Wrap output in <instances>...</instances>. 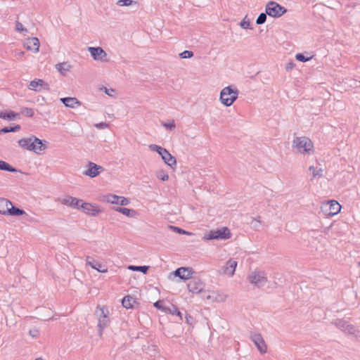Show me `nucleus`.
I'll use <instances>...</instances> for the list:
<instances>
[{
  "instance_id": "38",
  "label": "nucleus",
  "mask_w": 360,
  "mask_h": 360,
  "mask_svg": "<svg viewBox=\"0 0 360 360\" xmlns=\"http://www.w3.org/2000/svg\"><path fill=\"white\" fill-rule=\"evenodd\" d=\"M309 170L313 172V177H316L317 176H321L323 175V170L321 169H316L314 166H310L309 167Z\"/></svg>"
},
{
  "instance_id": "39",
  "label": "nucleus",
  "mask_w": 360,
  "mask_h": 360,
  "mask_svg": "<svg viewBox=\"0 0 360 360\" xmlns=\"http://www.w3.org/2000/svg\"><path fill=\"white\" fill-rule=\"evenodd\" d=\"M154 307L158 309H160L165 312H167L168 307L163 306V302L161 300H158V301L155 302L154 303Z\"/></svg>"
},
{
  "instance_id": "14",
  "label": "nucleus",
  "mask_w": 360,
  "mask_h": 360,
  "mask_svg": "<svg viewBox=\"0 0 360 360\" xmlns=\"http://www.w3.org/2000/svg\"><path fill=\"white\" fill-rule=\"evenodd\" d=\"M193 271L191 268L179 267L174 271V275L182 280H188L191 277Z\"/></svg>"
},
{
  "instance_id": "53",
  "label": "nucleus",
  "mask_w": 360,
  "mask_h": 360,
  "mask_svg": "<svg viewBox=\"0 0 360 360\" xmlns=\"http://www.w3.org/2000/svg\"><path fill=\"white\" fill-rule=\"evenodd\" d=\"M96 127L98 129H105L108 127V124L105 122H100L96 124Z\"/></svg>"
},
{
  "instance_id": "24",
  "label": "nucleus",
  "mask_w": 360,
  "mask_h": 360,
  "mask_svg": "<svg viewBox=\"0 0 360 360\" xmlns=\"http://www.w3.org/2000/svg\"><path fill=\"white\" fill-rule=\"evenodd\" d=\"M7 215L9 216H21L26 214L25 212L17 207H15L11 202V206H9V209L6 210Z\"/></svg>"
},
{
  "instance_id": "1",
  "label": "nucleus",
  "mask_w": 360,
  "mask_h": 360,
  "mask_svg": "<svg viewBox=\"0 0 360 360\" xmlns=\"http://www.w3.org/2000/svg\"><path fill=\"white\" fill-rule=\"evenodd\" d=\"M292 148L302 154L309 155L314 151V144L310 139L306 136L296 137L292 141Z\"/></svg>"
},
{
  "instance_id": "11",
  "label": "nucleus",
  "mask_w": 360,
  "mask_h": 360,
  "mask_svg": "<svg viewBox=\"0 0 360 360\" xmlns=\"http://www.w3.org/2000/svg\"><path fill=\"white\" fill-rule=\"evenodd\" d=\"M81 209L84 213L91 216H96L101 212L98 206L88 202L82 203Z\"/></svg>"
},
{
  "instance_id": "34",
  "label": "nucleus",
  "mask_w": 360,
  "mask_h": 360,
  "mask_svg": "<svg viewBox=\"0 0 360 360\" xmlns=\"http://www.w3.org/2000/svg\"><path fill=\"white\" fill-rule=\"evenodd\" d=\"M71 200V206L72 207L79 209L81 208V204L84 203L82 200L78 199L77 198L72 197V199H70Z\"/></svg>"
},
{
  "instance_id": "33",
  "label": "nucleus",
  "mask_w": 360,
  "mask_h": 360,
  "mask_svg": "<svg viewBox=\"0 0 360 360\" xmlns=\"http://www.w3.org/2000/svg\"><path fill=\"white\" fill-rule=\"evenodd\" d=\"M149 147L151 150L157 152L160 156L167 150L166 148H162V147L155 145V144H151V145H150Z\"/></svg>"
},
{
  "instance_id": "57",
  "label": "nucleus",
  "mask_w": 360,
  "mask_h": 360,
  "mask_svg": "<svg viewBox=\"0 0 360 360\" xmlns=\"http://www.w3.org/2000/svg\"><path fill=\"white\" fill-rule=\"evenodd\" d=\"M359 266H360V262H359Z\"/></svg>"
},
{
  "instance_id": "5",
  "label": "nucleus",
  "mask_w": 360,
  "mask_h": 360,
  "mask_svg": "<svg viewBox=\"0 0 360 360\" xmlns=\"http://www.w3.org/2000/svg\"><path fill=\"white\" fill-rule=\"evenodd\" d=\"M231 237L230 230L227 227H222L217 230H212L205 235V240H226Z\"/></svg>"
},
{
  "instance_id": "58",
  "label": "nucleus",
  "mask_w": 360,
  "mask_h": 360,
  "mask_svg": "<svg viewBox=\"0 0 360 360\" xmlns=\"http://www.w3.org/2000/svg\"><path fill=\"white\" fill-rule=\"evenodd\" d=\"M3 132H0V134H2Z\"/></svg>"
},
{
  "instance_id": "7",
  "label": "nucleus",
  "mask_w": 360,
  "mask_h": 360,
  "mask_svg": "<svg viewBox=\"0 0 360 360\" xmlns=\"http://www.w3.org/2000/svg\"><path fill=\"white\" fill-rule=\"evenodd\" d=\"M86 167L87 169L83 172V174L91 178H94L98 176L100 173L104 170L103 167L92 162H89Z\"/></svg>"
},
{
  "instance_id": "8",
  "label": "nucleus",
  "mask_w": 360,
  "mask_h": 360,
  "mask_svg": "<svg viewBox=\"0 0 360 360\" xmlns=\"http://www.w3.org/2000/svg\"><path fill=\"white\" fill-rule=\"evenodd\" d=\"M251 340L254 342L257 348L262 354H264L267 351V347L265 342L259 333H254L250 335Z\"/></svg>"
},
{
  "instance_id": "9",
  "label": "nucleus",
  "mask_w": 360,
  "mask_h": 360,
  "mask_svg": "<svg viewBox=\"0 0 360 360\" xmlns=\"http://www.w3.org/2000/svg\"><path fill=\"white\" fill-rule=\"evenodd\" d=\"M88 51L91 53V57L95 60H101L105 61V57L107 56V53L100 46L98 47H88Z\"/></svg>"
},
{
  "instance_id": "52",
  "label": "nucleus",
  "mask_w": 360,
  "mask_h": 360,
  "mask_svg": "<svg viewBox=\"0 0 360 360\" xmlns=\"http://www.w3.org/2000/svg\"><path fill=\"white\" fill-rule=\"evenodd\" d=\"M345 329H346L345 332H347L348 333H350V334L353 333L354 331V327L349 324L347 326H346Z\"/></svg>"
},
{
  "instance_id": "55",
  "label": "nucleus",
  "mask_w": 360,
  "mask_h": 360,
  "mask_svg": "<svg viewBox=\"0 0 360 360\" xmlns=\"http://www.w3.org/2000/svg\"><path fill=\"white\" fill-rule=\"evenodd\" d=\"M294 64L292 63H289L287 64L286 69H292L293 68Z\"/></svg>"
},
{
  "instance_id": "56",
  "label": "nucleus",
  "mask_w": 360,
  "mask_h": 360,
  "mask_svg": "<svg viewBox=\"0 0 360 360\" xmlns=\"http://www.w3.org/2000/svg\"><path fill=\"white\" fill-rule=\"evenodd\" d=\"M35 360H43V359L39 357V358H37Z\"/></svg>"
},
{
  "instance_id": "18",
  "label": "nucleus",
  "mask_w": 360,
  "mask_h": 360,
  "mask_svg": "<svg viewBox=\"0 0 360 360\" xmlns=\"http://www.w3.org/2000/svg\"><path fill=\"white\" fill-rule=\"evenodd\" d=\"M329 207L328 215H335L340 212L341 205L336 200H330L326 205V207Z\"/></svg>"
},
{
  "instance_id": "3",
  "label": "nucleus",
  "mask_w": 360,
  "mask_h": 360,
  "mask_svg": "<svg viewBox=\"0 0 360 360\" xmlns=\"http://www.w3.org/2000/svg\"><path fill=\"white\" fill-rule=\"evenodd\" d=\"M239 91L231 86L224 87L220 93V100L225 106H231L238 98Z\"/></svg>"
},
{
  "instance_id": "31",
  "label": "nucleus",
  "mask_w": 360,
  "mask_h": 360,
  "mask_svg": "<svg viewBox=\"0 0 360 360\" xmlns=\"http://www.w3.org/2000/svg\"><path fill=\"white\" fill-rule=\"evenodd\" d=\"M104 200L111 204H117L119 195L115 194H108L103 196Z\"/></svg>"
},
{
  "instance_id": "47",
  "label": "nucleus",
  "mask_w": 360,
  "mask_h": 360,
  "mask_svg": "<svg viewBox=\"0 0 360 360\" xmlns=\"http://www.w3.org/2000/svg\"><path fill=\"white\" fill-rule=\"evenodd\" d=\"M162 125L169 130H172L176 127L174 120L167 123H163Z\"/></svg>"
},
{
  "instance_id": "32",
  "label": "nucleus",
  "mask_w": 360,
  "mask_h": 360,
  "mask_svg": "<svg viewBox=\"0 0 360 360\" xmlns=\"http://www.w3.org/2000/svg\"><path fill=\"white\" fill-rule=\"evenodd\" d=\"M20 126L19 124H16L13 127H5L0 129V132H3L4 134L9 133V132H17L20 129Z\"/></svg>"
},
{
  "instance_id": "48",
  "label": "nucleus",
  "mask_w": 360,
  "mask_h": 360,
  "mask_svg": "<svg viewBox=\"0 0 360 360\" xmlns=\"http://www.w3.org/2000/svg\"><path fill=\"white\" fill-rule=\"evenodd\" d=\"M158 178H159L162 181H167L169 179V176L167 174H165L164 172L161 171L158 172L157 175Z\"/></svg>"
},
{
  "instance_id": "6",
  "label": "nucleus",
  "mask_w": 360,
  "mask_h": 360,
  "mask_svg": "<svg viewBox=\"0 0 360 360\" xmlns=\"http://www.w3.org/2000/svg\"><path fill=\"white\" fill-rule=\"evenodd\" d=\"M248 281L257 288H262L267 282L266 274L263 271L255 270L248 276Z\"/></svg>"
},
{
  "instance_id": "27",
  "label": "nucleus",
  "mask_w": 360,
  "mask_h": 360,
  "mask_svg": "<svg viewBox=\"0 0 360 360\" xmlns=\"http://www.w3.org/2000/svg\"><path fill=\"white\" fill-rule=\"evenodd\" d=\"M56 68L58 72L65 75L70 71L71 66L68 63H60L56 64Z\"/></svg>"
},
{
  "instance_id": "45",
  "label": "nucleus",
  "mask_w": 360,
  "mask_h": 360,
  "mask_svg": "<svg viewBox=\"0 0 360 360\" xmlns=\"http://www.w3.org/2000/svg\"><path fill=\"white\" fill-rule=\"evenodd\" d=\"M245 18L240 23V25L243 29H250V22L245 20Z\"/></svg>"
},
{
  "instance_id": "21",
  "label": "nucleus",
  "mask_w": 360,
  "mask_h": 360,
  "mask_svg": "<svg viewBox=\"0 0 360 360\" xmlns=\"http://www.w3.org/2000/svg\"><path fill=\"white\" fill-rule=\"evenodd\" d=\"M60 101L66 106L69 108H75V105H80L81 102L75 97H65L60 98Z\"/></svg>"
},
{
  "instance_id": "20",
  "label": "nucleus",
  "mask_w": 360,
  "mask_h": 360,
  "mask_svg": "<svg viewBox=\"0 0 360 360\" xmlns=\"http://www.w3.org/2000/svg\"><path fill=\"white\" fill-rule=\"evenodd\" d=\"M114 211L122 213V214L128 217H135L137 214V212L133 209H129L121 207H113L112 208Z\"/></svg>"
},
{
  "instance_id": "16",
  "label": "nucleus",
  "mask_w": 360,
  "mask_h": 360,
  "mask_svg": "<svg viewBox=\"0 0 360 360\" xmlns=\"http://www.w3.org/2000/svg\"><path fill=\"white\" fill-rule=\"evenodd\" d=\"M25 46L27 50L37 53L39 49V41L37 37L28 38L25 43Z\"/></svg>"
},
{
  "instance_id": "2",
  "label": "nucleus",
  "mask_w": 360,
  "mask_h": 360,
  "mask_svg": "<svg viewBox=\"0 0 360 360\" xmlns=\"http://www.w3.org/2000/svg\"><path fill=\"white\" fill-rule=\"evenodd\" d=\"M95 315L98 319V328L99 335L101 336L103 330L108 326L110 319L108 317L109 310L106 306L98 305L95 311Z\"/></svg>"
},
{
  "instance_id": "29",
  "label": "nucleus",
  "mask_w": 360,
  "mask_h": 360,
  "mask_svg": "<svg viewBox=\"0 0 360 360\" xmlns=\"http://www.w3.org/2000/svg\"><path fill=\"white\" fill-rule=\"evenodd\" d=\"M149 266H134L129 265L128 266V269L134 271H140L143 274H146L148 273Z\"/></svg>"
},
{
  "instance_id": "28",
  "label": "nucleus",
  "mask_w": 360,
  "mask_h": 360,
  "mask_svg": "<svg viewBox=\"0 0 360 360\" xmlns=\"http://www.w3.org/2000/svg\"><path fill=\"white\" fill-rule=\"evenodd\" d=\"M0 170L3 171H7L10 172H17V169L12 167L11 165H9L8 162L0 160Z\"/></svg>"
},
{
  "instance_id": "12",
  "label": "nucleus",
  "mask_w": 360,
  "mask_h": 360,
  "mask_svg": "<svg viewBox=\"0 0 360 360\" xmlns=\"http://www.w3.org/2000/svg\"><path fill=\"white\" fill-rule=\"evenodd\" d=\"M86 263L90 266L92 269H96L98 272L105 273L108 271V269L105 265H103L100 262L96 261L92 257H86Z\"/></svg>"
},
{
  "instance_id": "4",
  "label": "nucleus",
  "mask_w": 360,
  "mask_h": 360,
  "mask_svg": "<svg viewBox=\"0 0 360 360\" xmlns=\"http://www.w3.org/2000/svg\"><path fill=\"white\" fill-rule=\"evenodd\" d=\"M265 11L270 17L279 18L287 12V9L277 2L271 1L266 4Z\"/></svg>"
},
{
  "instance_id": "36",
  "label": "nucleus",
  "mask_w": 360,
  "mask_h": 360,
  "mask_svg": "<svg viewBox=\"0 0 360 360\" xmlns=\"http://www.w3.org/2000/svg\"><path fill=\"white\" fill-rule=\"evenodd\" d=\"M169 229L173 230L174 232L177 233H180V234H186V235H191V233L187 231H185L184 229H182L181 228H179V227H177V226H169Z\"/></svg>"
},
{
  "instance_id": "49",
  "label": "nucleus",
  "mask_w": 360,
  "mask_h": 360,
  "mask_svg": "<svg viewBox=\"0 0 360 360\" xmlns=\"http://www.w3.org/2000/svg\"><path fill=\"white\" fill-rule=\"evenodd\" d=\"M70 199H72V197L68 196V197H65V198L62 199L60 202L63 205H68V206L70 207L71 206Z\"/></svg>"
},
{
  "instance_id": "43",
  "label": "nucleus",
  "mask_w": 360,
  "mask_h": 360,
  "mask_svg": "<svg viewBox=\"0 0 360 360\" xmlns=\"http://www.w3.org/2000/svg\"><path fill=\"white\" fill-rule=\"evenodd\" d=\"M295 58L297 60L300 62H307L310 60L311 58L306 57L303 53H297L295 56Z\"/></svg>"
},
{
  "instance_id": "37",
  "label": "nucleus",
  "mask_w": 360,
  "mask_h": 360,
  "mask_svg": "<svg viewBox=\"0 0 360 360\" xmlns=\"http://www.w3.org/2000/svg\"><path fill=\"white\" fill-rule=\"evenodd\" d=\"M266 15H268L266 13H262L259 15L256 20V23L257 25H262L264 24L266 20Z\"/></svg>"
},
{
  "instance_id": "23",
  "label": "nucleus",
  "mask_w": 360,
  "mask_h": 360,
  "mask_svg": "<svg viewBox=\"0 0 360 360\" xmlns=\"http://www.w3.org/2000/svg\"><path fill=\"white\" fill-rule=\"evenodd\" d=\"M34 145L36 149L32 150V151L37 154H40L41 152L44 151L46 148L45 144L43 143V141L36 136H34Z\"/></svg>"
},
{
  "instance_id": "10",
  "label": "nucleus",
  "mask_w": 360,
  "mask_h": 360,
  "mask_svg": "<svg viewBox=\"0 0 360 360\" xmlns=\"http://www.w3.org/2000/svg\"><path fill=\"white\" fill-rule=\"evenodd\" d=\"M188 290L192 293L200 292L203 288L204 283L198 278H192L187 285Z\"/></svg>"
},
{
  "instance_id": "19",
  "label": "nucleus",
  "mask_w": 360,
  "mask_h": 360,
  "mask_svg": "<svg viewBox=\"0 0 360 360\" xmlns=\"http://www.w3.org/2000/svg\"><path fill=\"white\" fill-rule=\"evenodd\" d=\"M162 159L170 167L173 168L176 165V158L167 150H166L162 155H161Z\"/></svg>"
},
{
  "instance_id": "15",
  "label": "nucleus",
  "mask_w": 360,
  "mask_h": 360,
  "mask_svg": "<svg viewBox=\"0 0 360 360\" xmlns=\"http://www.w3.org/2000/svg\"><path fill=\"white\" fill-rule=\"evenodd\" d=\"M237 264V261L233 259H230L226 262V265L223 267V273L229 276H233L235 273Z\"/></svg>"
},
{
  "instance_id": "22",
  "label": "nucleus",
  "mask_w": 360,
  "mask_h": 360,
  "mask_svg": "<svg viewBox=\"0 0 360 360\" xmlns=\"http://www.w3.org/2000/svg\"><path fill=\"white\" fill-rule=\"evenodd\" d=\"M19 116V113H16L12 110L0 111V118L5 120H14Z\"/></svg>"
},
{
  "instance_id": "50",
  "label": "nucleus",
  "mask_w": 360,
  "mask_h": 360,
  "mask_svg": "<svg viewBox=\"0 0 360 360\" xmlns=\"http://www.w3.org/2000/svg\"><path fill=\"white\" fill-rule=\"evenodd\" d=\"M30 335L33 338H37L39 335V331L37 329H32L30 330Z\"/></svg>"
},
{
  "instance_id": "17",
  "label": "nucleus",
  "mask_w": 360,
  "mask_h": 360,
  "mask_svg": "<svg viewBox=\"0 0 360 360\" xmlns=\"http://www.w3.org/2000/svg\"><path fill=\"white\" fill-rule=\"evenodd\" d=\"M34 136H32L30 138H23L18 141V145L27 150L32 151V150L36 149L34 145Z\"/></svg>"
},
{
  "instance_id": "41",
  "label": "nucleus",
  "mask_w": 360,
  "mask_h": 360,
  "mask_svg": "<svg viewBox=\"0 0 360 360\" xmlns=\"http://www.w3.org/2000/svg\"><path fill=\"white\" fill-rule=\"evenodd\" d=\"M130 202V200L129 198H127L124 196H119V200L117 201V205H120L122 206H125L129 205Z\"/></svg>"
},
{
  "instance_id": "13",
  "label": "nucleus",
  "mask_w": 360,
  "mask_h": 360,
  "mask_svg": "<svg viewBox=\"0 0 360 360\" xmlns=\"http://www.w3.org/2000/svg\"><path fill=\"white\" fill-rule=\"evenodd\" d=\"M28 88L30 90L39 91L41 89L49 90V85L47 83H46L43 79H35L30 82Z\"/></svg>"
},
{
  "instance_id": "51",
  "label": "nucleus",
  "mask_w": 360,
  "mask_h": 360,
  "mask_svg": "<svg viewBox=\"0 0 360 360\" xmlns=\"http://www.w3.org/2000/svg\"><path fill=\"white\" fill-rule=\"evenodd\" d=\"M185 319H186V322L188 324H189V325L192 324L193 318L190 314H186V316H185Z\"/></svg>"
},
{
  "instance_id": "44",
  "label": "nucleus",
  "mask_w": 360,
  "mask_h": 360,
  "mask_svg": "<svg viewBox=\"0 0 360 360\" xmlns=\"http://www.w3.org/2000/svg\"><path fill=\"white\" fill-rule=\"evenodd\" d=\"M133 3L136 4V1H134L132 0H119L117 4L120 6H128L131 5Z\"/></svg>"
},
{
  "instance_id": "35",
  "label": "nucleus",
  "mask_w": 360,
  "mask_h": 360,
  "mask_svg": "<svg viewBox=\"0 0 360 360\" xmlns=\"http://www.w3.org/2000/svg\"><path fill=\"white\" fill-rule=\"evenodd\" d=\"M335 324L338 328H339L340 329H341L343 331H346L345 327H346V326L348 325V323L342 319L336 320L335 322Z\"/></svg>"
},
{
  "instance_id": "46",
  "label": "nucleus",
  "mask_w": 360,
  "mask_h": 360,
  "mask_svg": "<svg viewBox=\"0 0 360 360\" xmlns=\"http://www.w3.org/2000/svg\"><path fill=\"white\" fill-rule=\"evenodd\" d=\"M15 30L16 31L20 32H27V30L26 28H24L22 24L18 21L16 22Z\"/></svg>"
},
{
  "instance_id": "40",
  "label": "nucleus",
  "mask_w": 360,
  "mask_h": 360,
  "mask_svg": "<svg viewBox=\"0 0 360 360\" xmlns=\"http://www.w3.org/2000/svg\"><path fill=\"white\" fill-rule=\"evenodd\" d=\"M22 114L29 117H33L34 112L32 108H24L22 109Z\"/></svg>"
},
{
  "instance_id": "42",
  "label": "nucleus",
  "mask_w": 360,
  "mask_h": 360,
  "mask_svg": "<svg viewBox=\"0 0 360 360\" xmlns=\"http://www.w3.org/2000/svg\"><path fill=\"white\" fill-rule=\"evenodd\" d=\"M193 56V52L191 51H184L179 53V57L181 58H191Z\"/></svg>"
},
{
  "instance_id": "30",
  "label": "nucleus",
  "mask_w": 360,
  "mask_h": 360,
  "mask_svg": "<svg viewBox=\"0 0 360 360\" xmlns=\"http://www.w3.org/2000/svg\"><path fill=\"white\" fill-rule=\"evenodd\" d=\"M167 313H169L172 315H176L177 316L179 317V319L181 321L183 320V318H182V313L179 311V309H178V307H176L175 305H172L171 307H167Z\"/></svg>"
},
{
  "instance_id": "54",
  "label": "nucleus",
  "mask_w": 360,
  "mask_h": 360,
  "mask_svg": "<svg viewBox=\"0 0 360 360\" xmlns=\"http://www.w3.org/2000/svg\"><path fill=\"white\" fill-rule=\"evenodd\" d=\"M114 91H114L113 89H107L106 87L105 88V93L106 94H108V96H112V93H114Z\"/></svg>"
},
{
  "instance_id": "26",
  "label": "nucleus",
  "mask_w": 360,
  "mask_h": 360,
  "mask_svg": "<svg viewBox=\"0 0 360 360\" xmlns=\"http://www.w3.org/2000/svg\"><path fill=\"white\" fill-rule=\"evenodd\" d=\"M135 302L134 298L130 295H127L122 300V304L126 309L132 308Z\"/></svg>"
},
{
  "instance_id": "25",
  "label": "nucleus",
  "mask_w": 360,
  "mask_h": 360,
  "mask_svg": "<svg viewBox=\"0 0 360 360\" xmlns=\"http://www.w3.org/2000/svg\"><path fill=\"white\" fill-rule=\"evenodd\" d=\"M11 206V202L6 198H0V214L7 215L6 210Z\"/></svg>"
}]
</instances>
